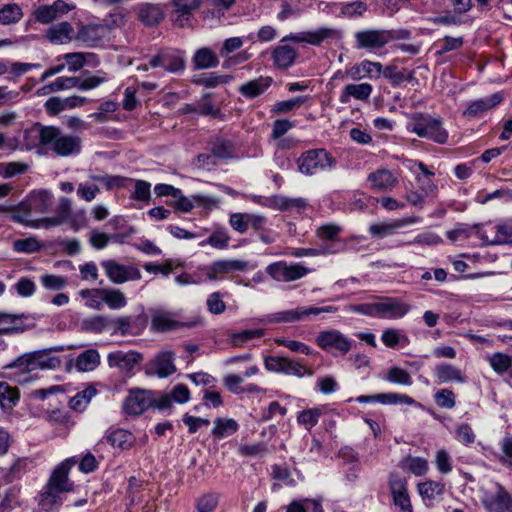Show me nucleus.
<instances>
[{"label": "nucleus", "mask_w": 512, "mask_h": 512, "mask_svg": "<svg viewBox=\"0 0 512 512\" xmlns=\"http://www.w3.org/2000/svg\"><path fill=\"white\" fill-rule=\"evenodd\" d=\"M411 309V306L396 297H381V319H400Z\"/></svg>", "instance_id": "obj_25"}, {"label": "nucleus", "mask_w": 512, "mask_h": 512, "mask_svg": "<svg viewBox=\"0 0 512 512\" xmlns=\"http://www.w3.org/2000/svg\"><path fill=\"white\" fill-rule=\"evenodd\" d=\"M266 272L276 281L292 282L306 276L310 269L301 263L287 264L284 261H278L269 264Z\"/></svg>", "instance_id": "obj_12"}, {"label": "nucleus", "mask_w": 512, "mask_h": 512, "mask_svg": "<svg viewBox=\"0 0 512 512\" xmlns=\"http://www.w3.org/2000/svg\"><path fill=\"white\" fill-rule=\"evenodd\" d=\"M63 346H55L49 349L34 351L32 353H27L19 356L13 362L4 366L5 369L17 368L20 371V374L23 375V378H19L17 381L19 383L27 382L29 379L28 374L32 371L41 369H55L60 366L61 360L52 356L51 352H60L63 351Z\"/></svg>", "instance_id": "obj_1"}, {"label": "nucleus", "mask_w": 512, "mask_h": 512, "mask_svg": "<svg viewBox=\"0 0 512 512\" xmlns=\"http://www.w3.org/2000/svg\"><path fill=\"white\" fill-rule=\"evenodd\" d=\"M238 430V424L233 419H221L217 418L214 421V428L212 429V435L215 438L221 439L231 436Z\"/></svg>", "instance_id": "obj_46"}, {"label": "nucleus", "mask_w": 512, "mask_h": 512, "mask_svg": "<svg viewBox=\"0 0 512 512\" xmlns=\"http://www.w3.org/2000/svg\"><path fill=\"white\" fill-rule=\"evenodd\" d=\"M190 399V391L184 384H177L170 393L158 392V409L170 408L172 403L184 404Z\"/></svg>", "instance_id": "obj_28"}, {"label": "nucleus", "mask_w": 512, "mask_h": 512, "mask_svg": "<svg viewBox=\"0 0 512 512\" xmlns=\"http://www.w3.org/2000/svg\"><path fill=\"white\" fill-rule=\"evenodd\" d=\"M107 441L113 447L120 449H128L134 442V437L131 432L125 429H115L107 436Z\"/></svg>", "instance_id": "obj_43"}, {"label": "nucleus", "mask_w": 512, "mask_h": 512, "mask_svg": "<svg viewBox=\"0 0 512 512\" xmlns=\"http://www.w3.org/2000/svg\"><path fill=\"white\" fill-rule=\"evenodd\" d=\"M265 368L274 373H283L290 376L302 378L312 376L313 371L301 363L281 356H268L264 359Z\"/></svg>", "instance_id": "obj_10"}, {"label": "nucleus", "mask_w": 512, "mask_h": 512, "mask_svg": "<svg viewBox=\"0 0 512 512\" xmlns=\"http://www.w3.org/2000/svg\"><path fill=\"white\" fill-rule=\"evenodd\" d=\"M480 491V500L487 512H512V495L500 483Z\"/></svg>", "instance_id": "obj_7"}, {"label": "nucleus", "mask_w": 512, "mask_h": 512, "mask_svg": "<svg viewBox=\"0 0 512 512\" xmlns=\"http://www.w3.org/2000/svg\"><path fill=\"white\" fill-rule=\"evenodd\" d=\"M85 326L87 330L95 333L111 332V318L102 315L94 316L85 321Z\"/></svg>", "instance_id": "obj_60"}, {"label": "nucleus", "mask_w": 512, "mask_h": 512, "mask_svg": "<svg viewBox=\"0 0 512 512\" xmlns=\"http://www.w3.org/2000/svg\"><path fill=\"white\" fill-rule=\"evenodd\" d=\"M455 439L462 445L469 446L475 442L476 434L468 423H461L455 429Z\"/></svg>", "instance_id": "obj_64"}, {"label": "nucleus", "mask_w": 512, "mask_h": 512, "mask_svg": "<svg viewBox=\"0 0 512 512\" xmlns=\"http://www.w3.org/2000/svg\"><path fill=\"white\" fill-rule=\"evenodd\" d=\"M389 488L393 503L399 508V512H413L406 481L396 474H390Z\"/></svg>", "instance_id": "obj_16"}, {"label": "nucleus", "mask_w": 512, "mask_h": 512, "mask_svg": "<svg viewBox=\"0 0 512 512\" xmlns=\"http://www.w3.org/2000/svg\"><path fill=\"white\" fill-rule=\"evenodd\" d=\"M96 390L93 388H87L70 399L69 406L71 409L76 411H82L85 409L91 398L95 395Z\"/></svg>", "instance_id": "obj_62"}, {"label": "nucleus", "mask_w": 512, "mask_h": 512, "mask_svg": "<svg viewBox=\"0 0 512 512\" xmlns=\"http://www.w3.org/2000/svg\"><path fill=\"white\" fill-rule=\"evenodd\" d=\"M491 368L499 375L512 370V357L508 354L497 352L488 358Z\"/></svg>", "instance_id": "obj_48"}, {"label": "nucleus", "mask_w": 512, "mask_h": 512, "mask_svg": "<svg viewBox=\"0 0 512 512\" xmlns=\"http://www.w3.org/2000/svg\"><path fill=\"white\" fill-rule=\"evenodd\" d=\"M100 363V355L95 349H88L82 352L75 361L78 371L89 372L98 367Z\"/></svg>", "instance_id": "obj_39"}, {"label": "nucleus", "mask_w": 512, "mask_h": 512, "mask_svg": "<svg viewBox=\"0 0 512 512\" xmlns=\"http://www.w3.org/2000/svg\"><path fill=\"white\" fill-rule=\"evenodd\" d=\"M434 401L441 408L453 409L456 406V395L451 389H439L434 393Z\"/></svg>", "instance_id": "obj_58"}, {"label": "nucleus", "mask_w": 512, "mask_h": 512, "mask_svg": "<svg viewBox=\"0 0 512 512\" xmlns=\"http://www.w3.org/2000/svg\"><path fill=\"white\" fill-rule=\"evenodd\" d=\"M297 56L293 47L282 44L273 49L271 57L276 68L285 70L294 64Z\"/></svg>", "instance_id": "obj_34"}, {"label": "nucleus", "mask_w": 512, "mask_h": 512, "mask_svg": "<svg viewBox=\"0 0 512 512\" xmlns=\"http://www.w3.org/2000/svg\"><path fill=\"white\" fill-rule=\"evenodd\" d=\"M149 65L152 68L162 67L168 72L177 73L185 68L184 54L179 50L163 49L151 57Z\"/></svg>", "instance_id": "obj_14"}, {"label": "nucleus", "mask_w": 512, "mask_h": 512, "mask_svg": "<svg viewBox=\"0 0 512 512\" xmlns=\"http://www.w3.org/2000/svg\"><path fill=\"white\" fill-rule=\"evenodd\" d=\"M504 99L501 92L494 93L488 97L480 98L468 103L462 115L466 118H476L482 116L487 111L498 106Z\"/></svg>", "instance_id": "obj_18"}, {"label": "nucleus", "mask_w": 512, "mask_h": 512, "mask_svg": "<svg viewBox=\"0 0 512 512\" xmlns=\"http://www.w3.org/2000/svg\"><path fill=\"white\" fill-rule=\"evenodd\" d=\"M403 468L409 470L416 476H423L427 473L429 466L426 459L410 456L403 461Z\"/></svg>", "instance_id": "obj_57"}, {"label": "nucleus", "mask_w": 512, "mask_h": 512, "mask_svg": "<svg viewBox=\"0 0 512 512\" xmlns=\"http://www.w3.org/2000/svg\"><path fill=\"white\" fill-rule=\"evenodd\" d=\"M75 458H68L63 461L53 472L47 485L56 491L69 492L73 489V484L69 482L68 474L71 467L75 464Z\"/></svg>", "instance_id": "obj_20"}, {"label": "nucleus", "mask_w": 512, "mask_h": 512, "mask_svg": "<svg viewBox=\"0 0 512 512\" xmlns=\"http://www.w3.org/2000/svg\"><path fill=\"white\" fill-rule=\"evenodd\" d=\"M104 303L113 310H118L127 305V299L118 289H102L99 291Z\"/></svg>", "instance_id": "obj_42"}, {"label": "nucleus", "mask_w": 512, "mask_h": 512, "mask_svg": "<svg viewBox=\"0 0 512 512\" xmlns=\"http://www.w3.org/2000/svg\"><path fill=\"white\" fill-rule=\"evenodd\" d=\"M418 217H405L370 224L368 232L372 238L382 239L394 235L400 228L417 223Z\"/></svg>", "instance_id": "obj_15"}, {"label": "nucleus", "mask_w": 512, "mask_h": 512, "mask_svg": "<svg viewBox=\"0 0 512 512\" xmlns=\"http://www.w3.org/2000/svg\"><path fill=\"white\" fill-rule=\"evenodd\" d=\"M336 163V159L323 148L305 151L297 159L298 170L309 176L316 174L318 171L332 169L336 166Z\"/></svg>", "instance_id": "obj_5"}, {"label": "nucleus", "mask_w": 512, "mask_h": 512, "mask_svg": "<svg viewBox=\"0 0 512 512\" xmlns=\"http://www.w3.org/2000/svg\"><path fill=\"white\" fill-rule=\"evenodd\" d=\"M410 32L402 30L398 35L393 31L380 29H365L355 33V47L370 52L383 48L386 44L396 38H408Z\"/></svg>", "instance_id": "obj_4"}, {"label": "nucleus", "mask_w": 512, "mask_h": 512, "mask_svg": "<svg viewBox=\"0 0 512 512\" xmlns=\"http://www.w3.org/2000/svg\"><path fill=\"white\" fill-rule=\"evenodd\" d=\"M464 40L463 37H451L445 36L443 39L439 40L436 43V46L439 47L437 50V55H443L448 52H452L460 49L463 46Z\"/></svg>", "instance_id": "obj_61"}, {"label": "nucleus", "mask_w": 512, "mask_h": 512, "mask_svg": "<svg viewBox=\"0 0 512 512\" xmlns=\"http://www.w3.org/2000/svg\"><path fill=\"white\" fill-rule=\"evenodd\" d=\"M73 28L68 22H61L47 30L46 37L51 43L64 44L72 39Z\"/></svg>", "instance_id": "obj_36"}, {"label": "nucleus", "mask_w": 512, "mask_h": 512, "mask_svg": "<svg viewBox=\"0 0 512 512\" xmlns=\"http://www.w3.org/2000/svg\"><path fill=\"white\" fill-rule=\"evenodd\" d=\"M418 493L427 506H432L442 499L445 485L441 482L426 480L418 483Z\"/></svg>", "instance_id": "obj_31"}, {"label": "nucleus", "mask_w": 512, "mask_h": 512, "mask_svg": "<svg viewBox=\"0 0 512 512\" xmlns=\"http://www.w3.org/2000/svg\"><path fill=\"white\" fill-rule=\"evenodd\" d=\"M381 297L373 302L350 305L348 311L374 318H381Z\"/></svg>", "instance_id": "obj_47"}, {"label": "nucleus", "mask_w": 512, "mask_h": 512, "mask_svg": "<svg viewBox=\"0 0 512 512\" xmlns=\"http://www.w3.org/2000/svg\"><path fill=\"white\" fill-rule=\"evenodd\" d=\"M434 375L437 384L465 383L467 381L466 375L460 369L448 363L438 364L434 369Z\"/></svg>", "instance_id": "obj_32"}, {"label": "nucleus", "mask_w": 512, "mask_h": 512, "mask_svg": "<svg viewBox=\"0 0 512 512\" xmlns=\"http://www.w3.org/2000/svg\"><path fill=\"white\" fill-rule=\"evenodd\" d=\"M142 355L136 351H114L108 354L107 361L110 367L119 368L123 372H130L140 363Z\"/></svg>", "instance_id": "obj_23"}, {"label": "nucleus", "mask_w": 512, "mask_h": 512, "mask_svg": "<svg viewBox=\"0 0 512 512\" xmlns=\"http://www.w3.org/2000/svg\"><path fill=\"white\" fill-rule=\"evenodd\" d=\"M334 5L340 9L338 16H344L348 18L360 17L367 11L368 8L366 3L360 0L351 3H339Z\"/></svg>", "instance_id": "obj_51"}, {"label": "nucleus", "mask_w": 512, "mask_h": 512, "mask_svg": "<svg viewBox=\"0 0 512 512\" xmlns=\"http://www.w3.org/2000/svg\"><path fill=\"white\" fill-rule=\"evenodd\" d=\"M202 0H174L175 13L178 14L176 22L183 26L184 22L188 20V15L192 11L198 9Z\"/></svg>", "instance_id": "obj_41"}, {"label": "nucleus", "mask_w": 512, "mask_h": 512, "mask_svg": "<svg viewBox=\"0 0 512 512\" xmlns=\"http://www.w3.org/2000/svg\"><path fill=\"white\" fill-rule=\"evenodd\" d=\"M23 11L16 3L5 4L0 9V24L11 25L18 23L23 18Z\"/></svg>", "instance_id": "obj_44"}, {"label": "nucleus", "mask_w": 512, "mask_h": 512, "mask_svg": "<svg viewBox=\"0 0 512 512\" xmlns=\"http://www.w3.org/2000/svg\"><path fill=\"white\" fill-rule=\"evenodd\" d=\"M337 31L332 28L322 27L314 31H306L300 33H291L285 36L281 42L293 41L297 43H308L311 45H320L324 40L332 38Z\"/></svg>", "instance_id": "obj_19"}, {"label": "nucleus", "mask_w": 512, "mask_h": 512, "mask_svg": "<svg viewBox=\"0 0 512 512\" xmlns=\"http://www.w3.org/2000/svg\"><path fill=\"white\" fill-rule=\"evenodd\" d=\"M59 493H62V492L56 491L51 486L46 485L44 491L40 495V500H39L40 507L43 510L50 512L55 507L59 506L60 502H61Z\"/></svg>", "instance_id": "obj_49"}, {"label": "nucleus", "mask_w": 512, "mask_h": 512, "mask_svg": "<svg viewBox=\"0 0 512 512\" xmlns=\"http://www.w3.org/2000/svg\"><path fill=\"white\" fill-rule=\"evenodd\" d=\"M108 279L114 284H123L127 281L140 280L141 272L134 266H125L115 260H103L101 262Z\"/></svg>", "instance_id": "obj_13"}, {"label": "nucleus", "mask_w": 512, "mask_h": 512, "mask_svg": "<svg viewBox=\"0 0 512 512\" xmlns=\"http://www.w3.org/2000/svg\"><path fill=\"white\" fill-rule=\"evenodd\" d=\"M40 283L46 290L61 291L67 286L68 280L64 276L46 273L40 277Z\"/></svg>", "instance_id": "obj_55"}, {"label": "nucleus", "mask_w": 512, "mask_h": 512, "mask_svg": "<svg viewBox=\"0 0 512 512\" xmlns=\"http://www.w3.org/2000/svg\"><path fill=\"white\" fill-rule=\"evenodd\" d=\"M72 8L63 0H57L51 5L39 6L34 12L35 20L42 24H49L58 17L68 13Z\"/></svg>", "instance_id": "obj_21"}, {"label": "nucleus", "mask_w": 512, "mask_h": 512, "mask_svg": "<svg viewBox=\"0 0 512 512\" xmlns=\"http://www.w3.org/2000/svg\"><path fill=\"white\" fill-rule=\"evenodd\" d=\"M195 69L215 68L219 65L216 54L209 48L198 49L193 56Z\"/></svg>", "instance_id": "obj_40"}, {"label": "nucleus", "mask_w": 512, "mask_h": 512, "mask_svg": "<svg viewBox=\"0 0 512 512\" xmlns=\"http://www.w3.org/2000/svg\"><path fill=\"white\" fill-rule=\"evenodd\" d=\"M45 148L58 157H73L80 154L82 139L78 135L65 133L60 127L49 125Z\"/></svg>", "instance_id": "obj_3"}, {"label": "nucleus", "mask_w": 512, "mask_h": 512, "mask_svg": "<svg viewBox=\"0 0 512 512\" xmlns=\"http://www.w3.org/2000/svg\"><path fill=\"white\" fill-rule=\"evenodd\" d=\"M373 92V86L369 83L347 84L339 95V101L347 104L351 99L367 102Z\"/></svg>", "instance_id": "obj_26"}, {"label": "nucleus", "mask_w": 512, "mask_h": 512, "mask_svg": "<svg viewBox=\"0 0 512 512\" xmlns=\"http://www.w3.org/2000/svg\"><path fill=\"white\" fill-rule=\"evenodd\" d=\"M315 343L323 351L345 355L352 349L355 342L341 331L329 329L320 331L315 338Z\"/></svg>", "instance_id": "obj_8"}, {"label": "nucleus", "mask_w": 512, "mask_h": 512, "mask_svg": "<svg viewBox=\"0 0 512 512\" xmlns=\"http://www.w3.org/2000/svg\"><path fill=\"white\" fill-rule=\"evenodd\" d=\"M325 406H317L308 408L300 411L297 415L298 425L304 427L307 431H310L314 426L317 425L319 418L325 413Z\"/></svg>", "instance_id": "obj_37"}, {"label": "nucleus", "mask_w": 512, "mask_h": 512, "mask_svg": "<svg viewBox=\"0 0 512 512\" xmlns=\"http://www.w3.org/2000/svg\"><path fill=\"white\" fill-rule=\"evenodd\" d=\"M248 262L241 259H221L201 268L203 274L211 281L222 280L233 272H243L248 269Z\"/></svg>", "instance_id": "obj_11"}, {"label": "nucleus", "mask_w": 512, "mask_h": 512, "mask_svg": "<svg viewBox=\"0 0 512 512\" xmlns=\"http://www.w3.org/2000/svg\"><path fill=\"white\" fill-rule=\"evenodd\" d=\"M273 83L269 76H259L239 86L238 91L248 99L256 98L262 95Z\"/></svg>", "instance_id": "obj_33"}, {"label": "nucleus", "mask_w": 512, "mask_h": 512, "mask_svg": "<svg viewBox=\"0 0 512 512\" xmlns=\"http://www.w3.org/2000/svg\"><path fill=\"white\" fill-rule=\"evenodd\" d=\"M175 353L169 350L159 352L152 360L153 372L159 378H166L176 372Z\"/></svg>", "instance_id": "obj_29"}, {"label": "nucleus", "mask_w": 512, "mask_h": 512, "mask_svg": "<svg viewBox=\"0 0 512 512\" xmlns=\"http://www.w3.org/2000/svg\"><path fill=\"white\" fill-rule=\"evenodd\" d=\"M107 27L98 24H89L81 26L76 34V40L82 42L88 47L97 46L106 36Z\"/></svg>", "instance_id": "obj_27"}, {"label": "nucleus", "mask_w": 512, "mask_h": 512, "mask_svg": "<svg viewBox=\"0 0 512 512\" xmlns=\"http://www.w3.org/2000/svg\"><path fill=\"white\" fill-rule=\"evenodd\" d=\"M307 100L308 96H298L289 100L278 101L271 108V112L275 114L287 113L299 108Z\"/></svg>", "instance_id": "obj_56"}, {"label": "nucleus", "mask_w": 512, "mask_h": 512, "mask_svg": "<svg viewBox=\"0 0 512 512\" xmlns=\"http://www.w3.org/2000/svg\"><path fill=\"white\" fill-rule=\"evenodd\" d=\"M373 189L379 192L391 191L398 184V178L388 169H378L368 175Z\"/></svg>", "instance_id": "obj_30"}, {"label": "nucleus", "mask_w": 512, "mask_h": 512, "mask_svg": "<svg viewBox=\"0 0 512 512\" xmlns=\"http://www.w3.org/2000/svg\"><path fill=\"white\" fill-rule=\"evenodd\" d=\"M475 235L482 241L483 245H497V242L491 240L496 237V226L492 224H478L470 228Z\"/></svg>", "instance_id": "obj_54"}, {"label": "nucleus", "mask_w": 512, "mask_h": 512, "mask_svg": "<svg viewBox=\"0 0 512 512\" xmlns=\"http://www.w3.org/2000/svg\"><path fill=\"white\" fill-rule=\"evenodd\" d=\"M269 207L280 211L303 210L308 203L303 198H289L282 195H274L269 198Z\"/></svg>", "instance_id": "obj_35"}, {"label": "nucleus", "mask_w": 512, "mask_h": 512, "mask_svg": "<svg viewBox=\"0 0 512 512\" xmlns=\"http://www.w3.org/2000/svg\"><path fill=\"white\" fill-rule=\"evenodd\" d=\"M146 325V319L143 316H120L111 318V334L137 335Z\"/></svg>", "instance_id": "obj_17"}, {"label": "nucleus", "mask_w": 512, "mask_h": 512, "mask_svg": "<svg viewBox=\"0 0 512 512\" xmlns=\"http://www.w3.org/2000/svg\"><path fill=\"white\" fill-rule=\"evenodd\" d=\"M407 129L417 134L418 137L426 138L438 144H445L448 140V131L443 127L442 119L430 114H413Z\"/></svg>", "instance_id": "obj_2"}, {"label": "nucleus", "mask_w": 512, "mask_h": 512, "mask_svg": "<svg viewBox=\"0 0 512 512\" xmlns=\"http://www.w3.org/2000/svg\"><path fill=\"white\" fill-rule=\"evenodd\" d=\"M281 11L277 14V19L284 21L290 17L298 16L302 8L300 7L301 0H280Z\"/></svg>", "instance_id": "obj_59"}, {"label": "nucleus", "mask_w": 512, "mask_h": 512, "mask_svg": "<svg viewBox=\"0 0 512 512\" xmlns=\"http://www.w3.org/2000/svg\"><path fill=\"white\" fill-rule=\"evenodd\" d=\"M138 15L139 19L149 26L159 23L163 17L161 9L151 4L141 6Z\"/></svg>", "instance_id": "obj_52"}, {"label": "nucleus", "mask_w": 512, "mask_h": 512, "mask_svg": "<svg viewBox=\"0 0 512 512\" xmlns=\"http://www.w3.org/2000/svg\"><path fill=\"white\" fill-rule=\"evenodd\" d=\"M83 78L78 77L77 89L89 91L95 89L109 80V76L103 70H98L95 75H90L88 71L83 73Z\"/></svg>", "instance_id": "obj_38"}, {"label": "nucleus", "mask_w": 512, "mask_h": 512, "mask_svg": "<svg viewBox=\"0 0 512 512\" xmlns=\"http://www.w3.org/2000/svg\"><path fill=\"white\" fill-rule=\"evenodd\" d=\"M150 407L158 409V392L149 390H133L123 402V411L128 415L137 416Z\"/></svg>", "instance_id": "obj_9"}, {"label": "nucleus", "mask_w": 512, "mask_h": 512, "mask_svg": "<svg viewBox=\"0 0 512 512\" xmlns=\"http://www.w3.org/2000/svg\"><path fill=\"white\" fill-rule=\"evenodd\" d=\"M21 202L16 206H1L0 205V211L6 212L10 211L11 215L10 218L12 221L16 223L23 224L28 227H32V224H34L35 220L31 219L32 209L23 210L20 208Z\"/></svg>", "instance_id": "obj_45"}, {"label": "nucleus", "mask_w": 512, "mask_h": 512, "mask_svg": "<svg viewBox=\"0 0 512 512\" xmlns=\"http://www.w3.org/2000/svg\"><path fill=\"white\" fill-rule=\"evenodd\" d=\"M53 200V195L47 190L33 191L21 202V209H32L33 213L44 214L48 212Z\"/></svg>", "instance_id": "obj_22"}, {"label": "nucleus", "mask_w": 512, "mask_h": 512, "mask_svg": "<svg viewBox=\"0 0 512 512\" xmlns=\"http://www.w3.org/2000/svg\"><path fill=\"white\" fill-rule=\"evenodd\" d=\"M18 400V390L6 382H0V406L4 409H10L17 404Z\"/></svg>", "instance_id": "obj_50"}, {"label": "nucleus", "mask_w": 512, "mask_h": 512, "mask_svg": "<svg viewBox=\"0 0 512 512\" xmlns=\"http://www.w3.org/2000/svg\"><path fill=\"white\" fill-rule=\"evenodd\" d=\"M381 341L385 346L394 348L401 343H406L408 339L399 330L394 328H387L381 335Z\"/></svg>", "instance_id": "obj_63"}, {"label": "nucleus", "mask_w": 512, "mask_h": 512, "mask_svg": "<svg viewBox=\"0 0 512 512\" xmlns=\"http://www.w3.org/2000/svg\"><path fill=\"white\" fill-rule=\"evenodd\" d=\"M203 324V318L199 315L193 316L187 321H178L176 313L156 310L151 317V329L155 332L176 331L182 328H194Z\"/></svg>", "instance_id": "obj_6"}, {"label": "nucleus", "mask_w": 512, "mask_h": 512, "mask_svg": "<svg viewBox=\"0 0 512 512\" xmlns=\"http://www.w3.org/2000/svg\"><path fill=\"white\" fill-rule=\"evenodd\" d=\"M500 454H495V458L505 467L512 468V436L505 435L499 441Z\"/></svg>", "instance_id": "obj_53"}, {"label": "nucleus", "mask_w": 512, "mask_h": 512, "mask_svg": "<svg viewBox=\"0 0 512 512\" xmlns=\"http://www.w3.org/2000/svg\"><path fill=\"white\" fill-rule=\"evenodd\" d=\"M49 126H44L39 123H35L29 128L23 131V142L22 149L32 150L35 147L42 146L46 147V141L48 138Z\"/></svg>", "instance_id": "obj_24"}]
</instances>
